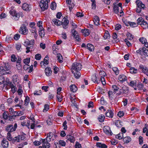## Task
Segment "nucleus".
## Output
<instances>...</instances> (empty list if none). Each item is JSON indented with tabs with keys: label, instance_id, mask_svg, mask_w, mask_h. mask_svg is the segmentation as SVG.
<instances>
[{
	"label": "nucleus",
	"instance_id": "nucleus-27",
	"mask_svg": "<svg viewBox=\"0 0 148 148\" xmlns=\"http://www.w3.org/2000/svg\"><path fill=\"white\" fill-rule=\"evenodd\" d=\"M10 86L11 88V91L13 93H14L17 90V88L15 85H14L13 84H10Z\"/></svg>",
	"mask_w": 148,
	"mask_h": 148
},
{
	"label": "nucleus",
	"instance_id": "nucleus-17",
	"mask_svg": "<svg viewBox=\"0 0 148 148\" xmlns=\"http://www.w3.org/2000/svg\"><path fill=\"white\" fill-rule=\"evenodd\" d=\"M45 72L47 76H49L51 75L52 72L51 68L50 67H48L45 69Z\"/></svg>",
	"mask_w": 148,
	"mask_h": 148
},
{
	"label": "nucleus",
	"instance_id": "nucleus-1",
	"mask_svg": "<svg viewBox=\"0 0 148 148\" xmlns=\"http://www.w3.org/2000/svg\"><path fill=\"white\" fill-rule=\"evenodd\" d=\"M82 68V65L80 63L75 62L72 65L71 70L75 77L77 79L79 77L81 73L79 72Z\"/></svg>",
	"mask_w": 148,
	"mask_h": 148
},
{
	"label": "nucleus",
	"instance_id": "nucleus-40",
	"mask_svg": "<svg viewBox=\"0 0 148 148\" xmlns=\"http://www.w3.org/2000/svg\"><path fill=\"white\" fill-rule=\"evenodd\" d=\"M110 36L108 32L107 31L105 33L104 35L103 36V37L105 39L109 38H110Z\"/></svg>",
	"mask_w": 148,
	"mask_h": 148
},
{
	"label": "nucleus",
	"instance_id": "nucleus-10",
	"mask_svg": "<svg viewBox=\"0 0 148 148\" xmlns=\"http://www.w3.org/2000/svg\"><path fill=\"white\" fill-rule=\"evenodd\" d=\"M104 132L106 134L109 135H112V133L111 132L110 128L107 126H105L103 128Z\"/></svg>",
	"mask_w": 148,
	"mask_h": 148
},
{
	"label": "nucleus",
	"instance_id": "nucleus-30",
	"mask_svg": "<svg viewBox=\"0 0 148 148\" xmlns=\"http://www.w3.org/2000/svg\"><path fill=\"white\" fill-rule=\"evenodd\" d=\"M87 48L90 51H91L94 50V46L93 45L89 43L87 44Z\"/></svg>",
	"mask_w": 148,
	"mask_h": 148
},
{
	"label": "nucleus",
	"instance_id": "nucleus-29",
	"mask_svg": "<svg viewBox=\"0 0 148 148\" xmlns=\"http://www.w3.org/2000/svg\"><path fill=\"white\" fill-rule=\"evenodd\" d=\"M131 140V138L129 136L125 137L123 139V141L124 142V143H128L130 142Z\"/></svg>",
	"mask_w": 148,
	"mask_h": 148
},
{
	"label": "nucleus",
	"instance_id": "nucleus-39",
	"mask_svg": "<svg viewBox=\"0 0 148 148\" xmlns=\"http://www.w3.org/2000/svg\"><path fill=\"white\" fill-rule=\"evenodd\" d=\"M127 38L129 40H131L133 39L134 36L130 33L128 32L127 34Z\"/></svg>",
	"mask_w": 148,
	"mask_h": 148
},
{
	"label": "nucleus",
	"instance_id": "nucleus-46",
	"mask_svg": "<svg viewBox=\"0 0 148 148\" xmlns=\"http://www.w3.org/2000/svg\"><path fill=\"white\" fill-rule=\"evenodd\" d=\"M57 99L58 101L60 102H61L62 100V96L60 94H57Z\"/></svg>",
	"mask_w": 148,
	"mask_h": 148
},
{
	"label": "nucleus",
	"instance_id": "nucleus-36",
	"mask_svg": "<svg viewBox=\"0 0 148 148\" xmlns=\"http://www.w3.org/2000/svg\"><path fill=\"white\" fill-rule=\"evenodd\" d=\"M13 82L14 83H18L19 82L18 81V79L17 78V76L16 75H14L13 76Z\"/></svg>",
	"mask_w": 148,
	"mask_h": 148
},
{
	"label": "nucleus",
	"instance_id": "nucleus-42",
	"mask_svg": "<svg viewBox=\"0 0 148 148\" xmlns=\"http://www.w3.org/2000/svg\"><path fill=\"white\" fill-rule=\"evenodd\" d=\"M130 72L131 73H136L137 71V70L133 67H131L130 69Z\"/></svg>",
	"mask_w": 148,
	"mask_h": 148
},
{
	"label": "nucleus",
	"instance_id": "nucleus-58",
	"mask_svg": "<svg viewBox=\"0 0 148 148\" xmlns=\"http://www.w3.org/2000/svg\"><path fill=\"white\" fill-rule=\"evenodd\" d=\"M49 105L47 104L45 105L44 106V108L43 110V112H45L47 111L49 109Z\"/></svg>",
	"mask_w": 148,
	"mask_h": 148
},
{
	"label": "nucleus",
	"instance_id": "nucleus-47",
	"mask_svg": "<svg viewBox=\"0 0 148 148\" xmlns=\"http://www.w3.org/2000/svg\"><path fill=\"white\" fill-rule=\"evenodd\" d=\"M30 58H27L26 59H24L23 60V62L25 64H29L30 62Z\"/></svg>",
	"mask_w": 148,
	"mask_h": 148
},
{
	"label": "nucleus",
	"instance_id": "nucleus-57",
	"mask_svg": "<svg viewBox=\"0 0 148 148\" xmlns=\"http://www.w3.org/2000/svg\"><path fill=\"white\" fill-rule=\"evenodd\" d=\"M143 53L145 56H148V50L145 47H144Z\"/></svg>",
	"mask_w": 148,
	"mask_h": 148
},
{
	"label": "nucleus",
	"instance_id": "nucleus-56",
	"mask_svg": "<svg viewBox=\"0 0 148 148\" xmlns=\"http://www.w3.org/2000/svg\"><path fill=\"white\" fill-rule=\"evenodd\" d=\"M124 112L122 111H120L118 112L117 115L120 117H121L124 116Z\"/></svg>",
	"mask_w": 148,
	"mask_h": 148
},
{
	"label": "nucleus",
	"instance_id": "nucleus-37",
	"mask_svg": "<svg viewBox=\"0 0 148 148\" xmlns=\"http://www.w3.org/2000/svg\"><path fill=\"white\" fill-rule=\"evenodd\" d=\"M115 93L112 92L111 91H109L108 92V94L109 97L111 99H113V96H114V94H115Z\"/></svg>",
	"mask_w": 148,
	"mask_h": 148
},
{
	"label": "nucleus",
	"instance_id": "nucleus-15",
	"mask_svg": "<svg viewBox=\"0 0 148 148\" xmlns=\"http://www.w3.org/2000/svg\"><path fill=\"white\" fill-rule=\"evenodd\" d=\"M1 145L4 148H6L8 147L9 143L6 139H3L2 141Z\"/></svg>",
	"mask_w": 148,
	"mask_h": 148
},
{
	"label": "nucleus",
	"instance_id": "nucleus-52",
	"mask_svg": "<svg viewBox=\"0 0 148 148\" xmlns=\"http://www.w3.org/2000/svg\"><path fill=\"white\" fill-rule=\"evenodd\" d=\"M69 9L70 11H71L73 9V8L75 6V4L74 3H72V4L70 3V4H69Z\"/></svg>",
	"mask_w": 148,
	"mask_h": 148
},
{
	"label": "nucleus",
	"instance_id": "nucleus-18",
	"mask_svg": "<svg viewBox=\"0 0 148 148\" xmlns=\"http://www.w3.org/2000/svg\"><path fill=\"white\" fill-rule=\"evenodd\" d=\"M119 81L122 83H123L125 81L127 80V77L124 75H120L119 77Z\"/></svg>",
	"mask_w": 148,
	"mask_h": 148
},
{
	"label": "nucleus",
	"instance_id": "nucleus-19",
	"mask_svg": "<svg viewBox=\"0 0 148 148\" xmlns=\"http://www.w3.org/2000/svg\"><path fill=\"white\" fill-rule=\"evenodd\" d=\"M140 25L144 29H146L148 28V24L144 20L143 21Z\"/></svg>",
	"mask_w": 148,
	"mask_h": 148
},
{
	"label": "nucleus",
	"instance_id": "nucleus-53",
	"mask_svg": "<svg viewBox=\"0 0 148 148\" xmlns=\"http://www.w3.org/2000/svg\"><path fill=\"white\" fill-rule=\"evenodd\" d=\"M71 32L72 34V36L73 37L76 36V34H78L77 33V32L74 29H71Z\"/></svg>",
	"mask_w": 148,
	"mask_h": 148
},
{
	"label": "nucleus",
	"instance_id": "nucleus-11",
	"mask_svg": "<svg viewBox=\"0 0 148 148\" xmlns=\"http://www.w3.org/2000/svg\"><path fill=\"white\" fill-rule=\"evenodd\" d=\"M22 8L24 10L29 11L31 9V5L26 3H24L22 5Z\"/></svg>",
	"mask_w": 148,
	"mask_h": 148
},
{
	"label": "nucleus",
	"instance_id": "nucleus-38",
	"mask_svg": "<svg viewBox=\"0 0 148 148\" xmlns=\"http://www.w3.org/2000/svg\"><path fill=\"white\" fill-rule=\"evenodd\" d=\"M29 97L28 96H26L25 97V104L24 105L26 106H27L29 102Z\"/></svg>",
	"mask_w": 148,
	"mask_h": 148
},
{
	"label": "nucleus",
	"instance_id": "nucleus-35",
	"mask_svg": "<svg viewBox=\"0 0 148 148\" xmlns=\"http://www.w3.org/2000/svg\"><path fill=\"white\" fill-rule=\"evenodd\" d=\"M3 116L4 119H7L9 116V114L7 112H4L3 114Z\"/></svg>",
	"mask_w": 148,
	"mask_h": 148
},
{
	"label": "nucleus",
	"instance_id": "nucleus-20",
	"mask_svg": "<svg viewBox=\"0 0 148 148\" xmlns=\"http://www.w3.org/2000/svg\"><path fill=\"white\" fill-rule=\"evenodd\" d=\"M53 23L57 26H60L61 25V21L56 18H54L52 20Z\"/></svg>",
	"mask_w": 148,
	"mask_h": 148
},
{
	"label": "nucleus",
	"instance_id": "nucleus-60",
	"mask_svg": "<svg viewBox=\"0 0 148 148\" xmlns=\"http://www.w3.org/2000/svg\"><path fill=\"white\" fill-rule=\"evenodd\" d=\"M12 140L14 142H18L20 141V139L18 136L15 137L14 138H13V140Z\"/></svg>",
	"mask_w": 148,
	"mask_h": 148
},
{
	"label": "nucleus",
	"instance_id": "nucleus-33",
	"mask_svg": "<svg viewBox=\"0 0 148 148\" xmlns=\"http://www.w3.org/2000/svg\"><path fill=\"white\" fill-rule=\"evenodd\" d=\"M120 86L119 84L116 85H113L112 86V88L114 91V92L117 91L119 89V86Z\"/></svg>",
	"mask_w": 148,
	"mask_h": 148
},
{
	"label": "nucleus",
	"instance_id": "nucleus-45",
	"mask_svg": "<svg viewBox=\"0 0 148 148\" xmlns=\"http://www.w3.org/2000/svg\"><path fill=\"white\" fill-rule=\"evenodd\" d=\"M112 70L116 75L119 74V73L118 69L116 67H114L112 68Z\"/></svg>",
	"mask_w": 148,
	"mask_h": 148
},
{
	"label": "nucleus",
	"instance_id": "nucleus-28",
	"mask_svg": "<svg viewBox=\"0 0 148 148\" xmlns=\"http://www.w3.org/2000/svg\"><path fill=\"white\" fill-rule=\"evenodd\" d=\"M81 31L82 33H84V36H88L89 34V31L88 29H82Z\"/></svg>",
	"mask_w": 148,
	"mask_h": 148
},
{
	"label": "nucleus",
	"instance_id": "nucleus-7",
	"mask_svg": "<svg viewBox=\"0 0 148 148\" xmlns=\"http://www.w3.org/2000/svg\"><path fill=\"white\" fill-rule=\"evenodd\" d=\"M41 143L42 144V148H49L50 147V144L47 141H46L45 139H41L40 140Z\"/></svg>",
	"mask_w": 148,
	"mask_h": 148
},
{
	"label": "nucleus",
	"instance_id": "nucleus-25",
	"mask_svg": "<svg viewBox=\"0 0 148 148\" xmlns=\"http://www.w3.org/2000/svg\"><path fill=\"white\" fill-rule=\"evenodd\" d=\"M139 68L140 69H141V71L142 72L144 73L145 74H146V72H147L148 71L147 67H145L144 68L143 65H139Z\"/></svg>",
	"mask_w": 148,
	"mask_h": 148
},
{
	"label": "nucleus",
	"instance_id": "nucleus-64",
	"mask_svg": "<svg viewBox=\"0 0 148 148\" xmlns=\"http://www.w3.org/2000/svg\"><path fill=\"white\" fill-rule=\"evenodd\" d=\"M11 60L12 61L14 62L16 60V58L14 55H12L11 56Z\"/></svg>",
	"mask_w": 148,
	"mask_h": 148
},
{
	"label": "nucleus",
	"instance_id": "nucleus-62",
	"mask_svg": "<svg viewBox=\"0 0 148 148\" xmlns=\"http://www.w3.org/2000/svg\"><path fill=\"white\" fill-rule=\"evenodd\" d=\"M143 138L141 136H140L139 137V144L140 145L142 144L143 143Z\"/></svg>",
	"mask_w": 148,
	"mask_h": 148
},
{
	"label": "nucleus",
	"instance_id": "nucleus-50",
	"mask_svg": "<svg viewBox=\"0 0 148 148\" xmlns=\"http://www.w3.org/2000/svg\"><path fill=\"white\" fill-rule=\"evenodd\" d=\"M58 143L60 145V146H64L66 145V143L64 140H60L58 141Z\"/></svg>",
	"mask_w": 148,
	"mask_h": 148
},
{
	"label": "nucleus",
	"instance_id": "nucleus-22",
	"mask_svg": "<svg viewBox=\"0 0 148 148\" xmlns=\"http://www.w3.org/2000/svg\"><path fill=\"white\" fill-rule=\"evenodd\" d=\"M70 87L71 91L73 92H76L77 90V86L74 84L71 85Z\"/></svg>",
	"mask_w": 148,
	"mask_h": 148
},
{
	"label": "nucleus",
	"instance_id": "nucleus-31",
	"mask_svg": "<svg viewBox=\"0 0 148 148\" xmlns=\"http://www.w3.org/2000/svg\"><path fill=\"white\" fill-rule=\"evenodd\" d=\"M57 57L59 62L62 63L63 62V59L60 53H58L57 54Z\"/></svg>",
	"mask_w": 148,
	"mask_h": 148
},
{
	"label": "nucleus",
	"instance_id": "nucleus-61",
	"mask_svg": "<svg viewBox=\"0 0 148 148\" xmlns=\"http://www.w3.org/2000/svg\"><path fill=\"white\" fill-rule=\"evenodd\" d=\"M123 134H119L116 136V138L119 140L122 139Z\"/></svg>",
	"mask_w": 148,
	"mask_h": 148
},
{
	"label": "nucleus",
	"instance_id": "nucleus-41",
	"mask_svg": "<svg viewBox=\"0 0 148 148\" xmlns=\"http://www.w3.org/2000/svg\"><path fill=\"white\" fill-rule=\"evenodd\" d=\"M144 47L140 48L138 50L136 51L137 53H140V55H142L143 54Z\"/></svg>",
	"mask_w": 148,
	"mask_h": 148
},
{
	"label": "nucleus",
	"instance_id": "nucleus-24",
	"mask_svg": "<svg viewBox=\"0 0 148 148\" xmlns=\"http://www.w3.org/2000/svg\"><path fill=\"white\" fill-rule=\"evenodd\" d=\"M67 140L70 141L71 143H73L75 140V138L70 135H68L66 136Z\"/></svg>",
	"mask_w": 148,
	"mask_h": 148
},
{
	"label": "nucleus",
	"instance_id": "nucleus-32",
	"mask_svg": "<svg viewBox=\"0 0 148 148\" xmlns=\"http://www.w3.org/2000/svg\"><path fill=\"white\" fill-rule=\"evenodd\" d=\"M122 91L123 94H127L128 92L129 91L128 88L125 86H123L122 87Z\"/></svg>",
	"mask_w": 148,
	"mask_h": 148
},
{
	"label": "nucleus",
	"instance_id": "nucleus-34",
	"mask_svg": "<svg viewBox=\"0 0 148 148\" xmlns=\"http://www.w3.org/2000/svg\"><path fill=\"white\" fill-rule=\"evenodd\" d=\"M56 7V3L54 2H52L51 3L50 5L51 8L53 10H55Z\"/></svg>",
	"mask_w": 148,
	"mask_h": 148
},
{
	"label": "nucleus",
	"instance_id": "nucleus-23",
	"mask_svg": "<svg viewBox=\"0 0 148 148\" xmlns=\"http://www.w3.org/2000/svg\"><path fill=\"white\" fill-rule=\"evenodd\" d=\"M106 117L112 118L113 116V113L111 110H108L106 113Z\"/></svg>",
	"mask_w": 148,
	"mask_h": 148
},
{
	"label": "nucleus",
	"instance_id": "nucleus-63",
	"mask_svg": "<svg viewBox=\"0 0 148 148\" xmlns=\"http://www.w3.org/2000/svg\"><path fill=\"white\" fill-rule=\"evenodd\" d=\"M99 74L100 75H101V77H104L106 75V74L104 71H101L99 72Z\"/></svg>",
	"mask_w": 148,
	"mask_h": 148
},
{
	"label": "nucleus",
	"instance_id": "nucleus-51",
	"mask_svg": "<svg viewBox=\"0 0 148 148\" xmlns=\"http://www.w3.org/2000/svg\"><path fill=\"white\" fill-rule=\"evenodd\" d=\"M7 138L9 141L13 140V138L11 137V135L10 132H8L7 133Z\"/></svg>",
	"mask_w": 148,
	"mask_h": 148
},
{
	"label": "nucleus",
	"instance_id": "nucleus-21",
	"mask_svg": "<svg viewBox=\"0 0 148 148\" xmlns=\"http://www.w3.org/2000/svg\"><path fill=\"white\" fill-rule=\"evenodd\" d=\"M45 32L43 27H41L39 30V35L41 37H43L45 35Z\"/></svg>",
	"mask_w": 148,
	"mask_h": 148
},
{
	"label": "nucleus",
	"instance_id": "nucleus-13",
	"mask_svg": "<svg viewBox=\"0 0 148 148\" xmlns=\"http://www.w3.org/2000/svg\"><path fill=\"white\" fill-rule=\"evenodd\" d=\"M5 130L8 132H12L14 131L13 128V126L12 125H7L5 128Z\"/></svg>",
	"mask_w": 148,
	"mask_h": 148
},
{
	"label": "nucleus",
	"instance_id": "nucleus-54",
	"mask_svg": "<svg viewBox=\"0 0 148 148\" xmlns=\"http://www.w3.org/2000/svg\"><path fill=\"white\" fill-rule=\"evenodd\" d=\"M14 113H16V116H21L23 114V112L22 111H18V112H16L15 111Z\"/></svg>",
	"mask_w": 148,
	"mask_h": 148
},
{
	"label": "nucleus",
	"instance_id": "nucleus-8",
	"mask_svg": "<svg viewBox=\"0 0 148 148\" xmlns=\"http://www.w3.org/2000/svg\"><path fill=\"white\" fill-rule=\"evenodd\" d=\"M69 22V20L67 19L65 17L63 18L61 23V25H62L64 28L66 29L67 28V26Z\"/></svg>",
	"mask_w": 148,
	"mask_h": 148
},
{
	"label": "nucleus",
	"instance_id": "nucleus-44",
	"mask_svg": "<svg viewBox=\"0 0 148 148\" xmlns=\"http://www.w3.org/2000/svg\"><path fill=\"white\" fill-rule=\"evenodd\" d=\"M139 40L142 44L144 43L147 42V40L146 39L143 37L140 38L139 39Z\"/></svg>",
	"mask_w": 148,
	"mask_h": 148
},
{
	"label": "nucleus",
	"instance_id": "nucleus-2",
	"mask_svg": "<svg viewBox=\"0 0 148 148\" xmlns=\"http://www.w3.org/2000/svg\"><path fill=\"white\" fill-rule=\"evenodd\" d=\"M11 67L9 66L8 63H5L2 66H0V73L2 75H10L12 71L10 70Z\"/></svg>",
	"mask_w": 148,
	"mask_h": 148
},
{
	"label": "nucleus",
	"instance_id": "nucleus-12",
	"mask_svg": "<svg viewBox=\"0 0 148 148\" xmlns=\"http://www.w3.org/2000/svg\"><path fill=\"white\" fill-rule=\"evenodd\" d=\"M136 3L137 4V7L143 9H144L145 5L144 4L142 3L141 1L139 0H137L136 1Z\"/></svg>",
	"mask_w": 148,
	"mask_h": 148
},
{
	"label": "nucleus",
	"instance_id": "nucleus-49",
	"mask_svg": "<svg viewBox=\"0 0 148 148\" xmlns=\"http://www.w3.org/2000/svg\"><path fill=\"white\" fill-rule=\"evenodd\" d=\"M143 18L142 17H140L137 20V23L138 25H140L141 23L143 21Z\"/></svg>",
	"mask_w": 148,
	"mask_h": 148
},
{
	"label": "nucleus",
	"instance_id": "nucleus-9",
	"mask_svg": "<svg viewBox=\"0 0 148 148\" xmlns=\"http://www.w3.org/2000/svg\"><path fill=\"white\" fill-rule=\"evenodd\" d=\"M28 30L27 29L26 27L24 26H21L20 28L19 32L21 34H26L28 32Z\"/></svg>",
	"mask_w": 148,
	"mask_h": 148
},
{
	"label": "nucleus",
	"instance_id": "nucleus-5",
	"mask_svg": "<svg viewBox=\"0 0 148 148\" xmlns=\"http://www.w3.org/2000/svg\"><path fill=\"white\" fill-rule=\"evenodd\" d=\"M117 3H114L113 4V10L114 12L116 14H118L119 12V7H120L122 9V4L121 3H119L117 4Z\"/></svg>",
	"mask_w": 148,
	"mask_h": 148
},
{
	"label": "nucleus",
	"instance_id": "nucleus-6",
	"mask_svg": "<svg viewBox=\"0 0 148 148\" xmlns=\"http://www.w3.org/2000/svg\"><path fill=\"white\" fill-rule=\"evenodd\" d=\"M10 14L14 17V19L15 20H18L19 18V14L16 12L14 10H10L9 12Z\"/></svg>",
	"mask_w": 148,
	"mask_h": 148
},
{
	"label": "nucleus",
	"instance_id": "nucleus-55",
	"mask_svg": "<svg viewBox=\"0 0 148 148\" xmlns=\"http://www.w3.org/2000/svg\"><path fill=\"white\" fill-rule=\"evenodd\" d=\"M20 37V35L18 34H16L14 35V38L15 40H17Z\"/></svg>",
	"mask_w": 148,
	"mask_h": 148
},
{
	"label": "nucleus",
	"instance_id": "nucleus-43",
	"mask_svg": "<svg viewBox=\"0 0 148 148\" xmlns=\"http://www.w3.org/2000/svg\"><path fill=\"white\" fill-rule=\"evenodd\" d=\"M105 118V116H104L100 115L99 116L98 118V120L100 122H103L104 121Z\"/></svg>",
	"mask_w": 148,
	"mask_h": 148
},
{
	"label": "nucleus",
	"instance_id": "nucleus-3",
	"mask_svg": "<svg viewBox=\"0 0 148 148\" xmlns=\"http://www.w3.org/2000/svg\"><path fill=\"white\" fill-rule=\"evenodd\" d=\"M91 79L92 81L94 83L97 82V83H99L101 82L102 83H106V80L104 77H101L100 79L98 80H97V77L95 74L93 75L92 76Z\"/></svg>",
	"mask_w": 148,
	"mask_h": 148
},
{
	"label": "nucleus",
	"instance_id": "nucleus-16",
	"mask_svg": "<svg viewBox=\"0 0 148 148\" xmlns=\"http://www.w3.org/2000/svg\"><path fill=\"white\" fill-rule=\"evenodd\" d=\"M94 20L93 21V22L95 25H100L99 23L100 19L97 16H94Z\"/></svg>",
	"mask_w": 148,
	"mask_h": 148
},
{
	"label": "nucleus",
	"instance_id": "nucleus-26",
	"mask_svg": "<svg viewBox=\"0 0 148 148\" xmlns=\"http://www.w3.org/2000/svg\"><path fill=\"white\" fill-rule=\"evenodd\" d=\"M96 146L97 147L101 148H107V147L105 144H102L100 143H97Z\"/></svg>",
	"mask_w": 148,
	"mask_h": 148
},
{
	"label": "nucleus",
	"instance_id": "nucleus-14",
	"mask_svg": "<svg viewBox=\"0 0 148 148\" xmlns=\"http://www.w3.org/2000/svg\"><path fill=\"white\" fill-rule=\"evenodd\" d=\"M48 57L47 56L44 58L43 61L41 62L40 64H41V67L42 66V64L45 66V65H47L48 64L49 62L48 60Z\"/></svg>",
	"mask_w": 148,
	"mask_h": 148
},
{
	"label": "nucleus",
	"instance_id": "nucleus-59",
	"mask_svg": "<svg viewBox=\"0 0 148 148\" xmlns=\"http://www.w3.org/2000/svg\"><path fill=\"white\" fill-rule=\"evenodd\" d=\"M41 58V56L40 54H36L35 56V58L37 60H40Z\"/></svg>",
	"mask_w": 148,
	"mask_h": 148
},
{
	"label": "nucleus",
	"instance_id": "nucleus-4",
	"mask_svg": "<svg viewBox=\"0 0 148 148\" xmlns=\"http://www.w3.org/2000/svg\"><path fill=\"white\" fill-rule=\"evenodd\" d=\"M40 6L43 11L47 9L48 7V2L47 0L45 1L42 0L40 3Z\"/></svg>",
	"mask_w": 148,
	"mask_h": 148
},
{
	"label": "nucleus",
	"instance_id": "nucleus-48",
	"mask_svg": "<svg viewBox=\"0 0 148 148\" xmlns=\"http://www.w3.org/2000/svg\"><path fill=\"white\" fill-rule=\"evenodd\" d=\"M21 45L20 44H16L15 45V47L18 51H21V50L20 49L21 48Z\"/></svg>",
	"mask_w": 148,
	"mask_h": 148
}]
</instances>
